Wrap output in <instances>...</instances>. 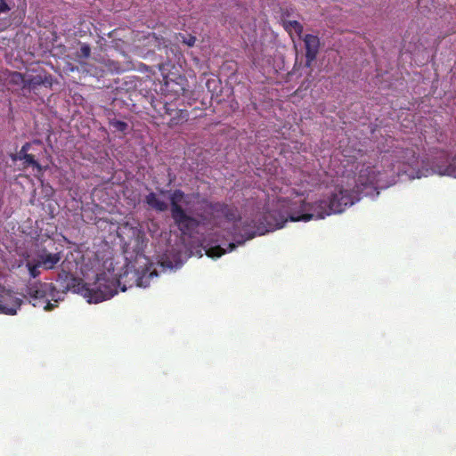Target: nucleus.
<instances>
[{
    "mask_svg": "<svg viewBox=\"0 0 456 456\" xmlns=\"http://www.w3.org/2000/svg\"><path fill=\"white\" fill-rule=\"evenodd\" d=\"M58 281L65 289L80 294L89 304H98L111 298L118 293V288L121 286L120 279L108 278L105 273L98 274L94 284H87L64 269L58 273Z\"/></svg>",
    "mask_w": 456,
    "mask_h": 456,
    "instance_id": "obj_2",
    "label": "nucleus"
},
{
    "mask_svg": "<svg viewBox=\"0 0 456 456\" xmlns=\"http://www.w3.org/2000/svg\"><path fill=\"white\" fill-rule=\"evenodd\" d=\"M9 83L24 89L25 75L19 71H11L8 77Z\"/></svg>",
    "mask_w": 456,
    "mask_h": 456,
    "instance_id": "obj_17",
    "label": "nucleus"
},
{
    "mask_svg": "<svg viewBox=\"0 0 456 456\" xmlns=\"http://www.w3.org/2000/svg\"><path fill=\"white\" fill-rule=\"evenodd\" d=\"M39 86H42V75L30 76L29 77H25L24 89L30 91Z\"/></svg>",
    "mask_w": 456,
    "mask_h": 456,
    "instance_id": "obj_19",
    "label": "nucleus"
},
{
    "mask_svg": "<svg viewBox=\"0 0 456 456\" xmlns=\"http://www.w3.org/2000/svg\"><path fill=\"white\" fill-rule=\"evenodd\" d=\"M289 24L294 27L296 32L302 33L303 32V25L298 21H289Z\"/></svg>",
    "mask_w": 456,
    "mask_h": 456,
    "instance_id": "obj_26",
    "label": "nucleus"
},
{
    "mask_svg": "<svg viewBox=\"0 0 456 456\" xmlns=\"http://www.w3.org/2000/svg\"><path fill=\"white\" fill-rule=\"evenodd\" d=\"M254 236H255V232H252V233L248 234L247 237H245L243 240H237V244H243L244 240H250V239L254 238Z\"/></svg>",
    "mask_w": 456,
    "mask_h": 456,
    "instance_id": "obj_27",
    "label": "nucleus"
},
{
    "mask_svg": "<svg viewBox=\"0 0 456 456\" xmlns=\"http://www.w3.org/2000/svg\"><path fill=\"white\" fill-rule=\"evenodd\" d=\"M129 272L128 271H126L125 272V275H128Z\"/></svg>",
    "mask_w": 456,
    "mask_h": 456,
    "instance_id": "obj_32",
    "label": "nucleus"
},
{
    "mask_svg": "<svg viewBox=\"0 0 456 456\" xmlns=\"http://www.w3.org/2000/svg\"><path fill=\"white\" fill-rule=\"evenodd\" d=\"M35 256L45 270H53L61 259L60 253H50L46 248L37 251Z\"/></svg>",
    "mask_w": 456,
    "mask_h": 456,
    "instance_id": "obj_11",
    "label": "nucleus"
},
{
    "mask_svg": "<svg viewBox=\"0 0 456 456\" xmlns=\"http://www.w3.org/2000/svg\"><path fill=\"white\" fill-rule=\"evenodd\" d=\"M225 253H226V250L224 249L223 248H221L220 246L211 248L208 250V256L210 257H220L223 255H224Z\"/></svg>",
    "mask_w": 456,
    "mask_h": 456,
    "instance_id": "obj_21",
    "label": "nucleus"
},
{
    "mask_svg": "<svg viewBox=\"0 0 456 456\" xmlns=\"http://www.w3.org/2000/svg\"><path fill=\"white\" fill-rule=\"evenodd\" d=\"M160 116L165 118L168 117L167 125L173 127L177 125H181L188 120V112L185 110H179L176 108L175 103L165 102L162 107L159 110Z\"/></svg>",
    "mask_w": 456,
    "mask_h": 456,
    "instance_id": "obj_6",
    "label": "nucleus"
},
{
    "mask_svg": "<svg viewBox=\"0 0 456 456\" xmlns=\"http://www.w3.org/2000/svg\"><path fill=\"white\" fill-rule=\"evenodd\" d=\"M236 247V244L232 242L228 244V250L232 251Z\"/></svg>",
    "mask_w": 456,
    "mask_h": 456,
    "instance_id": "obj_29",
    "label": "nucleus"
},
{
    "mask_svg": "<svg viewBox=\"0 0 456 456\" xmlns=\"http://www.w3.org/2000/svg\"><path fill=\"white\" fill-rule=\"evenodd\" d=\"M181 37H182V42L188 46H193L195 45V41L197 40L195 38V37L192 35H187V36L182 35Z\"/></svg>",
    "mask_w": 456,
    "mask_h": 456,
    "instance_id": "obj_22",
    "label": "nucleus"
},
{
    "mask_svg": "<svg viewBox=\"0 0 456 456\" xmlns=\"http://www.w3.org/2000/svg\"><path fill=\"white\" fill-rule=\"evenodd\" d=\"M166 191L164 190L160 191V193L164 194Z\"/></svg>",
    "mask_w": 456,
    "mask_h": 456,
    "instance_id": "obj_31",
    "label": "nucleus"
},
{
    "mask_svg": "<svg viewBox=\"0 0 456 456\" xmlns=\"http://www.w3.org/2000/svg\"><path fill=\"white\" fill-rule=\"evenodd\" d=\"M382 170L373 169L372 167V189L379 190L390 186L394 183L395 175L401 172L400 167L393 162V156L388 152H385L380 159Z\"/></svg>",
    "mask_w": 456,
    "mask_h": 456,
    "instance_id": "obj_4",
    "label": "nucleus"
},
{
    "mask_svg": "<svg viewBox=\"0 0 456 456\" xmlns=\"http://www.w3.org/2000/svg\"><path fill=\"white\" fill-rule=\"evenodd\" d=\"M41 80H43V84L41 86H45L51 87L53 86V76L51 74H45L41 76Z\"/></svg>",
    "mask_w": 456,
    "mask_h": 456,
    "instance_id": "obj_24",
    "label": "nucleus"
},
{
    "mask_svg": "<svg viewBox=\"0 0 456 456\" xmlns=\"http://www.w3.org/2000/svg\"><path fill=\"white\" fill-rule=\"evenodd\" d=\"M109 125L114 132L126 134L128 129V124L126 121H119V119H117L116 118H110Z\"/></svg>",
    "mask_w": 456,
    "mask_h": 456,
    "instance_id": "obj_18",
    "label": "nucleus"
},
{
    "mask_svg": "<svg viewBox=\"0 0 456 456\" xmlns=\"http://www.w3.org/2000/svg\"><path fill=\"white\" fill-rule=\"evenodd\" d=\"M32 144H39L41 145L42 144V141L39 140V139H34L31 142H25L22 146H21V151H25L26 153H28L30 148H31V145Z\"/></svg>",
    "mask_w": 456,
    "mask_h": 456,
    "instance_id": "obj_23",
    "label": "nucleus"
},
{
    "mask_svg": "<svg viewBox=\"0 0 456 456\" xmlns=\"http://www.w3.org/2000/svg\"><path fill=\"white\" fill-rule=\"evenodd\" d=\"M133 276L135 278L134 281L137 287L147 288L150 285V280L157 276L158 273L156 271H151L149 273L147 272L142 273L139 275L137 273H132Z\"/></svg>",
    "mask_w": 456,
    "mask_h": 456,
    "instance_id": "obj_16",
    "label": "nucleus"
},
{
    "mask_svg": "<svg viewBox=\"0 0 456 456\" xmlns=\"http://www.w3.org/2000/svg\"><path fill=\"white\" fill-rule=\"evenodd\" d=\"M54 290L55 287L52 283L42 281L28 283L26 289L29 303L34 307H42L47 312L53 310L57 306L48 299V296L52 295Z\"/></svg>",
    "mask_w": 456,
    "mask_h": 456,
    "instance_id": "obj_5",
    "label": "nucleus"
},
{
    "mask_svg": "<svg viewBox=\"0 0 456 456\" xmlns=\"http://www.w3.org/2000/svg\"><path fill=\"white\" fill-rule=\"evenodd\" d=\"M164 86L167 92L179 96L183 94L186 91L187 79L181 75H177L175 78L165 77Z\"/></svg>",
    "mask_w": 456,
    "mask_h": 456,
    "instance_id": "obj_10",
    "label": "nucleus"
},
{
    "mask_svg": "<svg viewBox=\"0 0 456 456\" xmlns=\"http://www.w3.org/2000/svg\"><path fill=\"white\" fill-rule=\"evenodd\" d=\"M144 203L157 212H166L168 209L167 203L160 200L155 192H150L146 195L144 197Z\"/></svg>",
    "mask_w": 456,
    "mask_h": 456,
    "instance_id": "obj_13",
    "label": "nucleus"
},
{
    "mask_svg": "<svg viewBox=\"0 0 456 456\" xmlns=\"http://www.w3.org/2000/svg\"><path fill=\"white\" fill-rule=\"evenodd\" d=\"M11 159L12 161L23 160L25 167H32L37 169V172H43L45 167L40 166V164L35 159L34 155L26 153L20 150L19 152L11 155Z\"/></svg>",
    "mask_w": 456,
    "mask_h": 456,
    "instance_id": "obj_12",
    "label": "nucleus"
},
{
    "mask_svg": "<svg viewBox=\"0 0 456 456\" xmlns=\"http://www.w3.org/2000/svg\"><path fill=\"white\" fill-rule=\"evenodd\" d=\"M91 53L92 48L86 44H82L77 56V58L87 59Z\"/></svg>",
    "mask_w": 456,
    "mask_h": 456,
    "instance_id": "obj_20",
    "label": "nucleus"
},
{
    "mask_svg": "<svg viewBox=\"0 0 456 456\" xmlns=\"http://www.w3.org/2000/svg\"><path fill=\"white\" fill-rule=\"evenodd\" d=\"M21 304L22 300L12 292L5 289L0 292V314L15 315Z\"/></svg>",
    "mask_w": 456,
    "mask_h": 456,
    "instance_id": "obj_7",
    "label": "nucleus"
},
{
    "mask_svg": "<svg viewBox=\"0 0 456 456\" xmlns=\"http://www.w3.org/2000/svg\"><path fill=\"white\" fill-rule=\"evenodd\" d=\"M188 197L189 196L180 189H175L169 194L171 218L179 231L183 234L193 232L200 225L199 219L188 215L183 208V205H188Z\"/></svg>",
    "mask_w": 456,
    "mask_h": 456,
    "instance_id": "obj_3",
    "label": "nucleus"
},
{
    "mask_svg": "<svg viewBox=\"0 0 456 456\" xmlns=\"http://www.w3.org/2000/svg\"><path fill=\"white\" fill-rule=\"evenodd\" d=\"M216 81L215 79H208V80L207 81V86H208V88L210 90V88H211V84H216Z\"/></svg>",
    "mask_w": 456,
    "mask_h": 456,
    "instance_id": "obj_28",
    "label": "nucleus"
},
{
    "mask_svg": "<svg viewBox=\"0 0 456 456\" xmlns=\"http://www.w3.org/2000/svg\"><path fill=\"white\" fill-rule=\"evenodd\" d=\"M434 172H436L437 174L441 175H451L453 177H456V156L447 159V164L444 165H438L436 164L433 167Z\"/></svg>",
    "mask_w": 456,
    "mask_h": 456,
    "instance_id": "obj_14",
    "label": "nucleus"
},
{
    "mask_svg": "<svg viewBox=\"0 0 456 456\" xmlns=\"http://www.w3.org/2000/svg\"><path fill=\"white\" fill-rule=\"evenodd\" d=\"M120 289H121V291H126V286L120 287Z\"/></svg>",
    "mask_w": 456,
    "mask_h": 456,
    "instance_id": "obj_30",
    "label": "nucleus"
},
{
    "mask_svg": "<svg viewBox=\"0 0 456 456\" xmlns=\"http://www.w3.org/2000/svg\"><path fill=\"white\" fill-rule=\"evenodd\" d=\"M305 46L306 66L311 67L315 61L320 48V39L317 36L307 34L304 37Z\"/></svg>",
    "mask_w": 456,
    "mask_h": 456,
    "instance_id": "obj_9",
    "label": "nucleus"
},
{
    "mask_svg": "<svg viewBox=\"0 0 456 456\" xmlns=\"http://www.w3.org/2000/svg\"><path fill=\"white\" fill-rule=\"evenodd\" d=\"M10 11V7L8 6L5 0H0V14L5 13Z\"/></svg>",
    "mask_w": 456,
    "mask_h": 456,
    "instance_id": "obj_25",
    "label": "nucleus"
},
{
    "mask_svg": "<svg viewBox=\"0 0 456 456\" xmlns=\"http://www.w3.org/2000/svg\"><path fill=\"white\" fill-rule=\"evenodd\" d=\"M25 266L31 278H36L42 273V271H40L42 268L40 261L37 260L36 256H32L28 254L25 256Z\"/></svg>",
    "mask_w": 456,
    "mask_h": 456,
    "instance_id": "obj_15",
    "label": "nucleus"
},
{
    "mask_svg": "<svg viewBox=\"0 0 456 456\" xmlns=\"http://www.w3.org/2000/svg\"><path fill=\"white\" fill-rule=\"evenodd\" d=\"M208 208L215 218L224 217L229 222H235L239 217L237 208L221 202H209Z\"/></svg>",
    "mask_w": 456,
    "mask_h": 456,
    "instance_id": "obj_8",
    "label": "nucleus"
},
{
    "mask_svg": "<svg viewBox=\"0 0 456 456\" xmlns=\"http://www.w3.org/2000/svg\"><path fill=\"white\" fill-rule=\"evenodd\" d=\"M356 190L338 189L327 199L320 200L314 204L301 200L299 205L291 208V212L284 216L278 212L269 213L265 220L274 228H281L289 222H309L312 218H323L331 214H339L346 208L360 200L362 195H369L370 188V169L367 167L360 171L355 185Z\"/></svg>",
    "mask_w": 456,
    "mask_h": 456,
    "instance_id": "obj_1",
    "label": "nucleus"
}]
</instances>
